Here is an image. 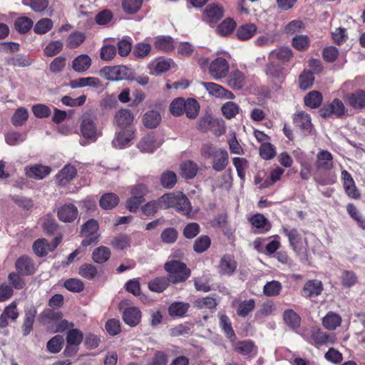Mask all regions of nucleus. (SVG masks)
Instances as JSON below:
<instances>
[{
  "instance_id": "obj_11",
  "label": "nucleus",
  "mask_w": 365,
  "mask_h": 365,
  "mask_svg": "<svg viewBox=\"0 0 365 365\" xmlns=\"http://www.w3.org/2000/svg\"><path fill=\"white\" fill-rule=\"evenodd\" d=\"M232 345L235 351L247 359L255 357L258 352L257 346L251 340L232 341Z\"/></svg>"
},
{
  "instance_id": "obj_19",
  "label": "nucleus",
  "mask_w": 365,
  "mask_h": 365,
  "mask_svg": "<svg viewBox=\"0 0 365 365\" xmlns=\"http://www.w3.org/2000/svg\"><path fill=\"white\" fill-rule=\"evenodd\" d=\"M78 210L73 204H65L58 210V219L64 222H71L78 216Z\"/></svg>"
},
{
  "instance_id": "obj_8",
  "label": "nucleus",
  "mask_w": 365,
  "mask_h": 365,
  "mask_svg": "<svg viewBox=\"0 0 365 365\" xmlns=\"http://www.w3.org/2000/svg\"><path fill=\"white\" fill-rule=\"evenodd\" d=\"M98 230V223L93 219L88 220L82 226L81 234L86 237L81 242L82 246L86 247L98 241V235H96Z\"/></svg>"
},
{
  "instance_id": "obj_54",
  "label": "nucleus",
  "mask_w": 365,
  "mask_h": 365,
  "mask_svg": "<svg viewBox=\"0 0 365 365\" xmlns=\"http://www.w3.org/2000/svg\"><path fill=\"white\" fill-rule=\"evenodd\" d=\"M169 282V278L157 277L149 282L148 287L153 292H162L168 287Z\"/></svg>"
},
{
  "instance_id": "obj_34",
  "label": "nucleus",
  "mask_w": 365,
  "mask_h": 365,
  "mask_svg": "<svg viewBox=\"0 0 365 365\" xmlns=\"http://www.w3.org/2000/svg\"><path fill=\"white\" fill-rule=\"evenodd\" d=\"M284 67L279 63H276L274 61H269L267 66L266 73L267 75L279 81L284 78Z\"/></svg>"
},
{
  "instance_id": "obj_53",
  "label": "nucleus",
  "mask_w": 365,
  "mask_h": 365,
  "mask_svg": "<svg viewBox=\"0 0 365 365\" xmlns=\"http://www.w3.org/2000/svg\"><path fill=\"white\" fill-rule=\"evenodd\" d=\"M176 182L177 176L173 171L167 170L160 176V183L165 188L171 189L175 186Z\"/></svg>"
},
{
  "instance_id": "obj_63",
  "label": "nucleus",
  "mask_w": 365,
  "mask_h": 365,
  "mask_svg": "<svg viewBox=\"0 0 365 365\" xmlns=\"http://www.w3.org/2000/svg\"><path fill=\"white\" fill-rule=\"evenodd\" d=\"M189 308V304L182 302L173 303L168 309L169 314L171 316L182 317Z\"/></svg>"
},
{
  "instance_id": "obj_4",
  "label": "nucleus",
  "mask_w": 365,
  "mask_h": 365,
  "mask_svg": "<svg viewBox=\"0 0 365 365\" xmlns=\"http://www.w3.org/2000/svg\"><path fill=\"white\" fill-rule=\"evenodd\" d=\"M101 77L108 81L134 80L132 71L125 66H106L100 71Z\"/></svg>"
},
{
  "instance_id": "obj_3",
  "label": "nucleus",
  "mask_w": 365,
  "mask_h": 365,
  "mask_svg": "<svg viewBox=\"0 0 365 365\" xmlns=\"http://www.w3.org/2000/svg\"><path fill=\"white\" fill-rule=\"evenodd\" d=\"M130 197L126 201V208L132 212H135L140 205L145 201V197L149 193L148 186L139 182L129 187Z\"/></svg>"
},
{
  "instance_id": "obj_5",
  "label": "nucleus",
  "mask_w": 365,
  "mask_h": 365,
  "mask_svg": "<svg viewBox=\"0 0 365 365\" xmlns=\"http://www.w3.org/2000/svg\"><path fill=\"white\" fill-rule=\"evenodd\" d=\"M165 269L169 273V280L173 283L184 282L190 276V269L185 263L178 260L168 262Z\"/></svg>"
},
{
  "instance_id": "obj_37",
  "label": "nucleus",
  "mask_w": 365,
  "mask_h": 365,
  "mask_svg": "<svg viewBox=\"0 0 365 365\" xmlns=\"http://www.w3.org/2000/svg\"><path fill=\"white\" fill-rule=\"evenodd\" d=\"M16 268L23 275H30L34 272V266L27 257H20L16 262Z\"/></svg>"
},
{
  "instance_id": "obj_61",
  "label": "nucleus",
  "mask_w": 365,
  "mask_h": 365,
  "mask_svg": "<svg viewBox=\"0 0 365 365\" xmlns=\"http://www.w3.org/2000/svg\"><path fill=\"white\" fill-rule=\"evenodd\" d=\"M185 100L182 98H175L170 103L169 109L172 115L175 116H180L185 111Z\"/></svg>"
},
{
  "instance_id": "obj_7",
  "label": "nucleus",
  "mask_w": 365,
  "mask_h": 365,
  "mask_svg": "<svg viewBox=\"0 0 365 365\" xmlns=\"http://www.w3.org/2000/svg\"><path fill=\"white\" fill-rule=\"evenodd\" d=\"M284 232L287 236L290 245L298 255L305 256L307 250V242L303 238L296 229L288 230L283 228Z\"/></svg>"
},
{
  "instance_id": "obj_9",
  "label": "nucleus",
  "mask_w": 365,
  "mask_h": 365,
  "mask_svg": "<svg viewBox=\"0 0 365 365\" xmlns=\"http://www.w3.org/2000/svg\"><path fill=\"white\" fill-rule=\"evenodd\" d=\"M304 337L311 344L322 345L333 341V337L319 329L313 327L303 334Z\"/></svg>"
},
{
  "instance_id": "obj_24",
  "label": "nucleus",
  "mask_w": 365,
  "mask_h": 365,
  "mask_svg": "<svg viewBox=\"0 0 365 365\" xmlns=\"http://www.w3.org/2000/svg\"><path fill=\"white\" fill-rule=\"evenodd\" d=\"M123 319L124 322L128 326L135 327L140 322L141 312L138 307H128L124 310Z\"/></svg>"
},
{
  "instance_id": "obj_27",
  "label": "nucleus",
  "mask_w": 365,
  "mask_h": 365,
  "mask_svg": "<svg viewBox=\"0 0 365 365\" xmlns=\"http://www.w3.org/2000/svg\"><path fill=\"white\" fill-rule=\"evenodd\" d=\"M37 311L34 306H30L25 309V315L22 331L24 336L28 335L33 329V324Z\"/></svg>"
},
{
  "instance_id": "obj_40",
  "label": "nucleus",
  "mask_w": 365,
  "mask_h": 365,
  "mask_svg": "<svg viewBox=\"0 0 365 365\" xmlns=\"http://www.w3.org/2000/svg\"><path fill=\"white\" fill-rule=\"evenodd\" d=\"M341 323V317L333 312H329L327 314V315L322 319L323 326L329 330H334L339 326H340Z\"/></svg>"
},
{
  "instance_id": "obj_56",
  "label": "nucleus",
  "mask_w": 365,
  "mask_h": 365,
  "mask_svg": "<svg viewBox=\"0 0 365 365\" xmlns=\"http://www.w3.org/2000/svg\"><path fill=\"white\" fill-rule=\"evenodd\" d=\"M130 238L125 234H120L115 236L111 242V245L118 250L125 249L130 247Z\"/></svg>"
},
{
  "instance_id": "obj_30",
  "label": "nucleus",
  "mask_w": 365,
  "mask_h": 365,
  "mask_svg": "<svg viewBox=\"0 0 365 365\" xmlns=\"http://www.w3.org/2000/svg\"><path fill=\"white\" fill-rule=\"evenodd\" d=\"M134 115L130 110L121 109L118 110L114 118V122L120 128L130 125L133 121Z\"/></svg>"
},
{
  "instance_id": "obj_18",
  "label": "nucleus",
  "mask_w": 365,
  "mask_h": 365,
  "mask_svg": "<svg viewBox=\"0 0 365 365\" xmlns=\"http://www.w3.org/2000/svg\"><path fill=\"white\" fill-rule=\"evenodd\" d=\"M76 168L71 165H65L55 177L56 183L58 185H66L76 175Z\"/></svg>"
},
{
  "instance_id": "obj_48",
  "label": "nucleus",
  "mask_w": 365,
  "mask_h": 365,
  "mask_svg": "<svg viewBox=\"0 0 365 365\" xmlns=\"http://www.w3.org/2000/svg\"><path fill=\"white\" fill-rule=\"evenodd\" d=\"M86 39V36L80 31L72 32L66 41V46L69 48H76L80 46Z\"/></svg>"
},
{
  "instance_id": "obj_20",
  "label": "nucleus",
  "mask_w": 365,
  "mask_h": 365,
  "mask_svg": "<svg viewBox=\"0 0 365 365\" xmlns=\"http://www.w3.org/2000/svg\"><path fill=\"white\" fill-rule=\"evenodd\" d=\"M212 158V169L217 172H220L227 167L229 161V155L226 150L219 148Z\"/></svg>"
},
{
  "instance_id": "obj_43",
  "label": "nucleus",
  "mask_w": 365,
  "mask_h": 365,
  "mask_svg": "<svg viewBox=\"0 0 365 365\" xmlns=\"http://www.w3.org/2000/svg\"><path fill=\"white\" fill-rule=\"evenodd\" d=\"M118 197L114 193L109 192L102 195L99 204L104 210H111L118 205Z\"/></svg>"
},
{
  "instance_id": "obj_23",
  "label": "nucleus",
  "mask_w": 365,
  "mask_h": 365,
  "mask_svg": "<svg viewBox=\"0 0 365 365\" xmlns=\"http://www.w3.org/2000/svg\"><path fill=\"white\" fill-rule=\"evenodd\" d=\"M294 56L292 50L289 47L282 46L270 52L268 58L269 61L277 59L282 63H287L291 61Z\"/></svg>"
},
{
  "instance_id": "obj_36",
  "label": "nucleus",
  "mask_w": 365,
  "mask_h": 365,
  "mask_svg": "<svg viewBox=\"0 0 365 365\" xmlns=\"http://www.w3.org/2000/svg\"><path fill=\"white\" fill-rule=\"evenodd\" d=\"M155 49L162 51H170L174 48V40L169 36H158L154 42Z\"/></svg>"
},
{
  "instance_id": "obj_52",
  "label": "nucleus",
  "mask_w": 365,
  "mask_h": 365,
  "mask_svg": "<svg viewBox=\"0 0 365 365\" xmlns=\"http://www.w3.org/2000/svg\"><path fill=\"white\" fill-rule=\"evenodd\" d=\"M236 27L235 21L227 18L225 19L217 28V32L221 36H227L230 34Z\"/></svg>"
},
{
  "instance_id": "obj_42",
  "label": "nucleus",
  "mask_w": 365,
  "mask_h": 365,
  "mask_svg": "<svg viewBox=\"0 0 365 365\" xmlns=\"http://www.w3.org/2000/svg\"><path fill=\"white\" fill-rule=\"evenodd\" d=\"M257 31V26L254 24H246L238 28L237 36L239 39L245 41L252 37Z\"/></svg>"
},
{
  "instance_id": "obj_60",
  "label": "nucleus",
  "mask_w": 365,
  "mask_h": 365,
  "mask_svg": "<svg viewBox=\"0 0 365 365\" xmlns=\"http://www.w3.org/2000/svg\"><path fill=\"white\" fill-rule=\"evenodd\" d=\"M322 101V96L318 91H312L304 98L306 106L311 108H315L319 106Z\"/></svg>"
},
{
  "instance_id": "obj_29",
  "label": "nucleus",
  "mask_w": 365,
  "mask_h": 365,
  "mask_svg": "<svg viewBox=\"0 0 365 365\" xmlns=\"http://www.w3.org/2000/svg\"><path fill=\"white\" fill-rule=\"evenodd\" d=\"M237 268V262L231 255H225L220 260L219 272L221 274L231 275Z\"/></svg>"
},
{
  "instance_id": "obj_15",
  "label": "nucleus",
  "mask_w": 365,
  "mask_h": 365,
  "mask_svg": "<svg viewBox=\"0 0 365 365\" xmlns=\"http://www.w3.org/2000/svg\"><path fill=\"white\" fill-rule=\"evenodd\" d=\"M19 314L17 310V303L14 301L6 306L0 315V328L3 329L9 326V319L16 321Z\"/></svg>"
},
{
  "instance_id": "obj_13",
  "label": "nucleus",
  "mask_w": 365,
  "mask_h": 365,
  "mask_svg": "<svg viewBox=\"0 0 365 365\" xmlns=\"http://www.w3.org/2000/svg\"><path fill=\"white\" fill-rule=\"evenodd\" d=\"M200 84L205 88L210 96L216 98H223L225 99H233L235 98V96L232 92L215 83L200 82Z\"/></svg>"
},
{
  "instance_id": "obj_45",
  "label": "nucleus",
  "mask_w": 365,
  "mask_h": 365,
  "mask_svg": "<svg viewBox=\"0 0 365 365\" xmlns=\"http://www.w3.org/2000/svg\"><path fill=\"white\" fill-rule=\"evenodd\" d=\"M110 257V250L108 247L101 246L95 249L92 253V258L96 263L106 262Z\"/></svg>"
},
{
  "instance_id": "obj_12",
  "label": "nucleus",
  "mask_w": 365,
  "mask_h": 365,
  "mask_svg": "<svg viewBox=\"0 0 365 365\" xmlns=\"http://www.w3.org/2000/svg\"><path fill=\"white\" fill-rule=\"evenodd\" d=\"M224 15V9L222 6L212 4L206 6L204 10L202 19L206 23L212 25L220 20Z\"/></svg>"
},
{
  "instance_id": "obj_2",
  "label": "nucleus",
  "mask_w": 365,
  "mask_h": 365,
  "mask_svg": "<svg viewBox=\"0 0 365 365\" xmlns=\"http://www.w3.org/2000/svg\"><path fill=\"white\" fill-rule=\"evenodd\" d=\"M80 130L82 136L91 143L96 142L102 135V130L98 125L97 118L90 113L82 115Z\"/></svg>"
},
{
  "instance_id": "obj_21",
  "label": "nucleus",
  "mask_w": 365,
  "mask_h": 365,
  "mask_svg": "<svg viewBox=\"0 0 365 365\" xmlns=\"http://www.w3.org/2000/svg\"><path fill=\"white\" fill-rule=\"evenodd\" d=\"M294 125L299 128L305 134H310L313 129L311 117L304 112H299L294 117Z\"/></svg>"
},
{
  "instance_id": "obj_39",
  "label": "nucleus",
  "mask_w": 365,
  "mask_h": 365,
  "mask_svg": "<svg viewBox=\"0 0 365 365\" xmlns=\"http://www.w3.org/2000/svg\"><path fill=\"white\" fill-rule=\"evenodd\" d=\"M278 39L279 34L277 32H269L257 36L255 41V43L256 46L260 47L270 46Z\"/></svg>"
},
{
  "instance_id": "obj_16",
  "label": "nucleus",
  "mask_w": 365,
  "mask_h": 365,
  "mask_svg": "<svg viewBox=\"0 0 365 365\" xmlns=\"http://www.w3.org/2000/svg\"><path fill=\"white\" fill-rule=\"evenodd\" d=\"M316 168L319 172L329 171L333 167L331 154L325 150H321L317 155Z\"/></svg>"
},
{
  "instance_id": "obj_47",
  "label": "nucleus",
  "mask_w": 365,
  "mask_h": 365,
  "mask_svg": "<svg viewBox=\"0 0 365 365\" xmlns=\"http://www.w3.org/2000/svg\"><path fill=\"white\" fill-rule=\"evenodd\" d=\"M28 118V110L24 107H20L15 110L11 121L14 126H21L26 122Z\"/></svg>"
},
{
  "instance_id": "obj_38",
  "label": "nucleus",
  "mask_w": 365,
  "mask_h": 365,
  "mask_svg": "<svg viewBox=\"0 0 365 365\" xmlns=\"http://www.w3.org/2000/svg\"><path fill=\"white\" fill-rule=\"evenodd\" d=\"M63 317L61 312H56L51 309H46L41 313L39 321L44 325L49 326L51 324H56L59 319Z\"/></svg>"
},
{
  "instance_id": "obj_46",
  "label": "nucleus",
  "mask_w": 365,
  "mask_h": 365,
  "mask_svg": "<svg viewBox=\"0 0 365 365\" xmlns=\"http://www.w3.org/2000/svg\"><path fill=\"white\" fill-rule=\"evenodd\" d=\"M200 105L194 98H187L185 102V111L187 117L191 119L195 118L199 113Z\"/></svg>"
},
{
  "instance_id": "obj_31",
  "label": "nucleus",
  "mask_w": 365,
  "mask_h": 365,
  "mask_svg": "<svg viewBox=\"0 0 365 365\" xmlns=\"http://www.w3.org/2000/svg\"><path fill=\"white\" fill-rule=\"evenodd\" d=\"M161 121V115L159 111L150 110L147 111L143 117V123L147 128H156Z\"/></svg>"
},
{
  "instance_id": "obj_25",
  "label": "nucleus",
  "mask_w": 365,
  "mask_h": 365,
  "mask_svg": "<svg viewBox=\"0 0 365 365\" xmlns=\"http://www.w3.org/2000/svg\"><path fill=\"white\" fill-rule=\"evenodd\" d=\"M69 86L71 88L83 87L99 88L101 86V81L95 77H83L70 81Z\"/></svg>"
},
{
  "instance_id": "obj_33",
  "label": "nucleus",
  "mask_w": 365,
  "mask_h": 365,
  "mask_svg": "<svg viewBox=\"0 0 365 365\" xmlns=\"http://www.w3.org/2000/svg\"><path fill=\"white\" fill-rule=\"evenodd\" d=\"M91 65V58L87 54H81L72 62L73 69L78 73L86 71Z\"/></svg>"
},
{
  "instance_id": "obj_49",
  "label": "nucleus",
  "mask_w": 365,
  "mask_h": 365,
  "mask_svg": "<svg viewBox=\"0 0 365 365\" xmlns=\"http://www.w3.org/2000/svg\"><path fill=\"white\" fill-rule=\"evenodd\" d=\"M33 25L32 19L27 16L17 18L14 22L16 30L21 34L27 33L32 28Z\"/></svg>"
},
{
  "instance_id": "obj_59",
  "label": "nucleus",
  "mask_w": 365,
  "mask_h": 365,
  "mask_svg": "<svg viewBox=\"0 0 365 365\" xmlns=\"http://www.w3.org/2000/svg\"><path fill=\"white\" fill-rule=\"evenodd\" d=\"M284 320L290 327L294 329L299 326L301 319L292 309L286 310L284 313Z\"/></svg>"
},
{
  "instance_id": "obj_57",
  "label": "nucleus",
  "mask_w": 365,
  "mask_h": 365,
  "mask_svg": "<svg viewBox=\"0 0 365 365\" xmlns=\"http://www.w3.org/2000/svg\"><path fill=\"white\" fill-rule=\"evenodd\" d=\"M33 250L37 256L43 257L51 250V248L45 239H38L34 243Z\"/></svg>"
},
{
  "instance_id": "obj_10",
  "label": "nucleus",
  "mask_w": 365,
  "mask_h": 365,
  "mask_svg": "<svg viewBox=\"0 0 365 365\" xmlns=\"http://www.w3.org/2000/svg\"><path fill=\"white\" fill-rule=\"evenodd\" d=\"M320 115L327 118L331 115L336 117H341L346 114L347 110L346 109L343 102L336 98L329 104L324 106L320 110Z\"/></svg>"
},
{
  "instance_id": "obj_35",
  "label": "nucleus",
  "mask_w": 365,
  "mask_h": 365,
  "mask_svg": "<svg viewBox=\"0 0 365 365\" xmlns=\"http://www.w3.org/2000/svg\"><path fill=\"white\" fill-rule=\"evenodd\" d=\"M171 60L159 59L149 64L150 72L153 75H159L168 71L171 66Z\"/></svg>"
},
{
  "instance_id": "obj_55",
  "label": "nucleus",
  "mask_w": 365,
  "mask_h": 365,
  "mask_svg": "<svg viewBox=\"0 0 365 365\" xmlns=\"http://www.w3.org/2000/svg\"><path fill=\"white\" fill-rule=\"evenodd\" d=\"M310 44V41L307 35H296L292 40V46L298 51H306Z\"/></svg>"
},
{
  "instance_id": "obj_41",
  "label": "nucleus",
  "mask_w": 365,
  "mask_h": 365,
  "mask_svg": "<svg viewBox=\"0 0 365 365\" xmlns=\"http://www.w3.org/2000/svg\"><path fill=\"white\" fill-rule=\"evenodd\" d=\"M255 307V300L253 299L241 301L236 307L237 314L242 317H247Z\"/></svg>"
},
{
  "instance_id": "obj_64",
  "label": "nucleus",
  "mask_w": 365,
  "mask_h": 365,
  "mask_svg": "<svg viewBox=\"0 0 365 365\" xmlns=\"http://www.w3.org/2000/svg\"><path fill=\"white\" fill-rule=\"evenodd\" d=\"M346 211L350 215V217L357 222L358 225L365 229V221L363 218L361 212L357 210V208L354 206V205L350 203L346 205Z\"/></svg>"
},
{
  "instance_id": "obj_17",
  "label": "nucleus",
  "mask_w": 365,
  "mask_h": 365,
  "mask_svg": "<svg viewBox=\"0 0 365 365\" xmlns=\"http://www.w3.org/2000/svg\"><path fill=\"white\" fill-rule=\"evenodd\" d=\"M323 291V284L318 279L307 281L302 290V295L307 298H313L319 296Z\"/></svg>"
},
{
  "instance_id": "obj_22",
  "label": "nucleus",
  "mask_w": 365,
  "mask_h": 365,
  "mask_svg": "<svg viewBox=\"0 0 365 365\" xmlns=\"http://www.w3.org/2000/svg\"><path fill=\"white\" fill-rule=\"evenodd\" d=\"M344 100L350 106L355 109L365 108V91L359 90L352 93L346 94Z\"/></svg>"
},
{
  "instance_id": "obj_26",
  "label": "nucleus",
  "mask_w": 365,
  "mask_h": 365,
  "mask_svg": "<svg viewBox=\"0 0 365 365\" xmlns=\"http://www.w3.org/2000/svg\"><path fill=\"white\" fill-rule=\"evenodd\" d=\"M160 144L161 143L160 141H157L153 135H148L141 139L138 146L141 152L153 153L160 145Z\"/></svg>"
},
{
  "instance_id": "obj_44",
  "label": "nucleus",
  "mask_w": 365,
  "mask_h": 365,
  "mask_svg": "<svg viewBox=\"0 0 365 365\" xmlns=\"http://www.w3.org/2000/svg\"><path fill=\"white\" fill-rule=\"evenodd\" d=\"M197 165L192 161H186L180 165L181 175L185 179L193 178L197 175Z\"/></svg>"
},
{
  "instance_id": "obj_6",
  "label": "nucleus",
  "mask_w": 365,
  "mask_h": 365,
  "mask_svg": "<svg viewBox=\"0 0 365 365\" xmlns=\"http://www.w3.org/2000/svg\"><path fill=\"white\" fill-rule=\"evenodd\" d=\"M229 70V63L222 57H217L213 59L208 67L209 74L216 81L225 78L228 75Z\"/></svg>"
},
{
  "instance_id": "obj_50",
  "label": "nucleus",
  "mask_w": 365,
  "mask_h": 365,
  "mask_svg": "<svg viewBox=\"0 0 365 365\" xmlns=\"http://www.w3.org/2000/svg\"><path fill=\"white\" fill-rule=\"evenodd\" d=\"M53 21L48 18H43L38 21L34 26V31L37 34H44L52 29Z\"/></svg>"
},
{
  "instance_id": "obj_28",
  "label": "nucleus",
  "mask_w": 365,
  "mask_h": 365,
  "mask_svg": "<svg viewBox=\"0 0 365 365\" xmlns=\"http://www.w3.org/2000/svg\"><path fill=\"white\" fill-rule=\"evenodd\" d=\"M133 138V133L129 130H122L116 133L112 141L113 146L122 149L128 145Z\"/></svg>"
},
{
  "instance_id": "obj_51",
  "label": "nucleus",
  "mask_w": 365,
  "mask_h": 365,
  "mask_svg": "<svg viewBox=\"0 0 365 365\" xmlns=\"http://www.w3.org/2000/svg\"><path fill=\"white\" fill-rule=\"evenodd\" d=\"M282 284L278 281L267 282L263 287V293L267 297L277 296L282 290Z\"/></svg>"
},
{
  "instance_id": "obj_14",
  "label": "nucleus",
  "mask_w": 365,
  "mask_h": 365,
  "mask_svg": "<svg viewBox=\"0 0 365 365\" xmlns=\"http://www.w3.org/2000/svg\"><path fill=\"white\" fill-rule=\"evenodd\" d=\"M24 170L28 178L42 180L51 173V168L41 164H35L25 167Z\"/></svg>"
},
{
  "instance_id": "obj_58",
  "label": "nucleus",
  "mask_w": 365,
  "mask_h": 365,
  "mask_svg": "<svg viewBox=\"0 0 365 365\" xmlns=\"http://www.w3.org/2000/svg\"><path fill=\"white\" fill-rule=\"evenodd\" d=\"M220 325L222 330L224 331L225 334H226L227 337L233 339L235 337V334L234 332V330L232 327L231 322L230 321L229 317L225 314H220Z\"/></svg>"
},
{
  "instance_id": "obj_1",
  "label": "nucleus",
  "mask_w": 365,
  "mask_h": 365,
  "mask_svg": "<svg viewBox=\"0 0 365 365\" xmlns=\"http://www.w3.org/2000/svg\"><path fill=\"white\" fill-rule=\"evenodd\" d=\"M160 202H161V207L164 209L173 207L188 217L192 215L190 201L182 192L165 194L160 197Z\"/></svg>"
},
{
  "instance_id": "obj_32",
  "label": "nucleus",
  "mask_w": 365,
  "mask_h": 365,
  "mask_svg": "<svg viewBox=\"0 0 365 365\" xmlns=\"http://www.w3.org/2000/svg\"><path fill=\"white\" fill-rule=\"evenodd\" d=\"M227 83L232 89L240 90L245 85V76L239 70H235L229 74Z\"/></svg>"
},
{
  "instance_id": "obj_62",
  "label": "nucleus",
  "mask_w": 365,
  "mask_h": 365,
  "mask_svg": "<svg viewBox=\"0 0 365 365\" xmlns=\"http://www.w3.org/2000/svg\"><path fill=\"white\" fill-rule=\"evenodd\" d=\"M63 43L59 40L51 41L43 49V53L46 56H53L60 53L63 49Z\"/></svg>"
}]
</instances>
